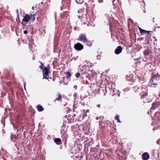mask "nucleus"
I'll list each match as a JSON object with an SVG mask.
<instances>
[{"label": "nucleus", "instance_id": "16", "mask_svg": "<svg viewBox=\"0 0 160 160\" xmlns=\"http://www.w3.org/2000/svg\"><path fill=\"white\" fill-rule=\"evenodd\" d=\"M68 135L64 133L62 135V140L64 142V143L65 144H66V142L67 141V139L68 138Z\"/></svg>", "mask_w": 160, "mask_h": 160}, {"label": "nucleus", "instance_id": "23", "mask_svg": "<svg viewBox=\"0 0 160 160\" xmlns=\"http://www.w3.org/2000/svg\"><path fill=\"white\" fill-rule=\"evenodd\" d=\"M119 118V116L118 115H117L116 116L115 119H116L118 121V122L121 123V122L120 121Z\"/></svg>", "mask_w": 160, "mask_h": 160}, {"label": "nucleus", "instance_id": "31", "mask_svg": "<svg viewBox=\"0 0 160 160\" xmlns=\"http://www.w3.org/2000/svg\"><path fill=\"white\" fill-rule=\"evenodd\" d=\"M23 33L24 34H26L28 32L26 30H25L24 31Z\"/></svg>", "mask_w": 160, "mask_h": 160}, {"label": "nucleus", "instance_id": "32", "mask_svg": "<svg viewBox=\"0 0 160 160\" xmlns=\"http://www.w3.org/2000/svg\"><path fill=\"white\" fill-rule=\"evenodd\" d=\"M89 79L90 81H92L93 79V77H92V78H89Z\"/></svg>", "mask_w": 160, "mask_h": 160}, {"label": "nucleus", "instance_id": "4", "mask_svg": "<svg viewBox=\"0 0 160 160\" xmlns=\"http://www.w3.org/2000/svg\"><path fill=\"white\" fill-rule=\"evenodd\" d=\"M89 70V67L88 66L84 65L81 66L80 68L79 71L81 74H84L88 73Z\"/></svg>", "mask_w": 160, "mask_h": 160}, {"label": "nucleus", "instance_id": "33", "mask_svg": "<svg viewBox=\"0 0 160 160\" xmlns=\"http://www.w3.org/2000/svg\"><path fill=\"white\" fill-rule=\"evenodd\" d=\"M101 105L100 104H98L97 105V107L98 108H100V107Z\"/></svg>", "mask_w": 160, "mask_h": 160}, {"label": "nucleus", "instance_id": "11", "mask_svg": "<svg viewBox=\"0 0 160 160\" xmlns=\"http://www.w3.org/2000/svg\"><path fill=\"white\" fill-rule=\"evenodd\" d=\"M30 15L28 14H26L24 16L23 18L22 19V21L25 22H28L30 20Z\"/></svg>", "mask_w": 160, "mask_h": 160}, {"label": "nucleus", "instance_id": "14", "mask_svg": "<svg viewBox=\"0 0 160 160\" xmlns=\"http://www.w3.org/2000/svg\"><path fill=\"white\" fill-rule=\"evenodd\" d=\"M159 103V102H157L153 103L152 104V107L151 108V109H155L158 107Z\"/></svg>", "mask_w": 160, "mask_h": 160}, {"label": "nucleus", "instance_id": "13", "mask_svg": "<svg viewBox=\"0 0 160 160\" xmlns=\"http://www.w3.org/2000/svg\"><path fill=\"white\" fill-rule=\"evenodd\" d=\"M138 28L140 32L142 34V35H145L146 34H148L149 32H151V31H146L140 27H138Z\"/></svg>", "mask_w": 160, "mask_h": 160}, {"label": "nucleus", "instance_id": "28", "mask_svg": "<svg viewBox=\"0 0 160 160\" xmlns=\"http://www.w3.org/2000/svg\"><path fill=\"white\" fill-rule=\"evenodd\" d=\"M83 130L84 131H87V128H86L85 126H83Z\"/></svg>", "mask_w": 160, "mask_h": 160}, {"label": "nucleus", "instance_id": "6", "mask_svg": "<svg viewBox=\"0 0 160 160\" xmlns=\"http://www.w3.org/2000/svg\"><path fill=\"white\" fill-rule=\"evenodd\" d=\"M74 48L76 50L79 51L83 49L84 48V47L81 43L78 42L74 45Z\"/></svg>", "mask_w": 160, "mask_h": 160}, {"label": "nucleus", "instance_id": "21", "mask_svg": "<svg viewBox=\"0 0 160 160\" xmlns=\"http://www.w3.org/2000/svg\"><path fill=\"white\" fill-rule=\"evenodd\" d=\"M71 76V73L69 72H67L66 73V77L68 78H69Z\"/></svg>", "mask_w": 160, "mask_h": 160}, {"label": "nucleus", "instance_id": "34", "mask_svg": "<svg viewBox=\"0 0 160 160\" xmlns=\"http://www.w3.org/2000/svg\"><path fill=\"white\" fill-rule=\"evenodd\" d=\"M89 110H88L86 111V113H89Z\"/></svg>", "mask_w": 160, "mask_h": 160}, {"label": "nucleus", "instance_id": "41", "mask_svg": "<svg viewBox=\"0 0 160 160\" xmlns=\"http://www.w3.org/2000/svg\"><path fill=\"white\" fill-rule=\"evenodd\" d=\"M21 24H22V22H21Z\"/></svg>", "mask_w": 160, "mask_h": 160}, {"label": "nucleus", "instance_id": "39", "mask_svg": "<svg viewBox=\"0 0 160 160\" xmlns=\"http://www.w3.org/2000/svg\"><path fill=\"white\" fill-rule=\"evenodd\" d=\"M42 12V11H40V13H41Z\"/></svg>", "mask_w": 160, "mask_h": 160}, {"label": "nucleus", "instance_id": "37", "mask_svg": "<svg viewBox=\"0 0 160 160\" xmlns=\"http://www.w3.org/2000/svg\"><path fill=\"white\" fill-rule=\"evenodd\" d=\"M111 26L110 25V30L111 31Z\"/></svg>", "mask_w": 160, "mask_h": 160}, {"label": "nucleus", "instance_id": "3", "mask_svg": "<svg viewBox=\"0 0 160 160\" xmlns=\"http://www.w3.org/2000/svg\"><path fill=\"white\" fill-rule=\"evenodd\" d=\"M160 79V75L157 74L155 75L152 76L149 83L151 85H158L160 83L159 82Z\"/></svg>", "mask_w": 160, "mask_h": 160}, {"label": "nucleus", "instance_id": "15", "mask_svg": "<svg viewBox=\"0 0 160 160\" xmlns=\"http://www.w3.org/2000/svg\"><path fill=\"white\" fill-rule=\"evenodd\" d=\"M54 142L58 145H60L62 144L61 139L59 138H56L54 139Z\"/></svg>", "mask_w": 160, "mask_h": 160}, {"label": "nucleus", "instance_id": "10", "mask_svg": "<svg viewBox=\"0 0 160 160\" xmlns=\"http://www.w3.org/2000/svg\"><path fill=\"white\" fill-rule=\"evenodd\" d=\"M149 157V155L147 152H144L142 155V159L143 160H148Z\"/></svg>", "mask_w": 160, "mask_h": 160}, {"label": "nucleus", "instance_id": "9", "mask_svg": "<svg viewBox=\"0 0 160 160\" xmlns=\"http://www.w3.org/2000/svg\"><path fill=\"white\" fill-rule=\"evenodd\" d=\"M122 48L121 46H118L115 49V53L118 55L120 54L122 52Z\"/></svg>", "mask_w": 160, "mask_h": 160}, {"label": "nucleus", "instance_id": "18", "mask_svg": "<svg viewBox=\"0 0 160 160\" xmlns=\"http://www.w3.org/2000/svg\"><path fill=\"white\" fill-rule=\"evenodd\" d=\"M152 52L151 51L150 49H147L143 51V54L144 55H147Z\"/></svg>", "mask_w": 160, "mask_h": 160}, {"label": "nucleus", "instance_id": "26", "mask_svg": "<svg viewBox=\"0 0 160 160\" xmlns=\"http://www.w3.org/2000/svg\"><path fill=\"white\" fill-rule=\"evenodd\" d=\"M95 87V86H94V84L93 86V87H92V90H93V91H96L98 89H97V88H94V87ZM99 88V87H98V88H97V89H98Z\"/></svg>", "mask_w": 160, "mask_h": 160}, {"label": "nucleus", "instance_id": "12", "mask_svg": "<svg viewBox=\"0 0 160 160\" xmlns=\"http://www.w3.org/2000/svg\"><path fill=\"white\" fill-rule=\"evenodd\" d=\"M57 97L54 100V102H55L56 101H58L60 102H61L62 101V97L61 94L59 92L57 94Z\"/></svg>", "mask_w": 160, "mask_h": 160}, {"label": "nucleus", "instance_id": "8", "mask_svg": "<svg viewBox=\"0 0 160 160\" xmlns=\"http://www.w3.org/2000/svg\"><path fill=\"white\" fill-rule=\"evenodd\" d=\"M49 70L48 68L47 67L44 68V70L43 69V78H45L48 79V77H47L48 74Z\"/></svg>", "mask_w": 160, "mask_h": 160}, {"label": "nucleus", "instance_id": "17", "mask_svg": "<svg viewBox=\"0 0 160 160\" xmlns=\"http://www.w3.org/2000/svg\"><path fill=\"white\" fill-rule=\"evenodd\" d=\"M36 14H30V20L32 22H34L35 19V16Z\"/></svg>", "mask_w": 160, "mask_h": 160}, {"label": "nucleus", "instance_id": "24", "mask_svg": "<svg viewBox=\"0 0 160 160\" xmlns=\"http://www.w3.org/2000/svg\"><path fill=\"white\" fill-rule=\"evenodd\" d=\"M85 42L86 43L87 45H88L89 46H92V43L91 42L88 40V39H87V42Z\"/></svg>", "mask_w": 160, "mask_h": 160}, {"label": "nucleus", "instance_id": "40", "mask_svg": "<svg viewBox=\"0 0 160 160\" xmlns=\"http://www.w3.org/2000/svg\"><path fill=\"white\" fill-rule=\"evenodd\" d=\"M153 87H154H154H156V86H153Z\"/></svg>", "mask_w": 160, "mask_h": 160}, {"label": "nucleus", "instance_id": "35", "mask_svg": "<svg viewBox=\"0 0 160 160\" xmlns=\"http://www.w3.org/2000/svg\"><path fill=\"white\" fill-rule=\"evenodd\" d=\"M82 11V9H80L79 10H78V12L79 13V12H81Z\"/></svg>", "mask_w": 160, "mask_h": 160}, {"label": "nucleus", "instance_id": "22", "mask_svg": "<svg viewBox=\"0 0 160 160\" xmlns=\"http://www.w3.org/2000/svg\"><path fill=\"white\" fill-rule=\"evenodd\" d=\"M75 1L77 3L81 4L84 2V0H75Z\"/></svg>", "mask_w": 160, "mask_h": 160}, {"label": "nucleus", "instance_id": "38", "mask_svg": "<svg viewBox=\"0 0 160 160\" xmlns=\"http://www.w3.org/2000/svg\"><path fill=\"white\" fill-rule=\"evenodd\" d=\"M89 129H90L89 128V127H88V130H89Z\"/></svg>", "mask_w": 160, "mask_h": 160}, {"label": "nucleus", "instance_id": "7", "mask_svg": "<svg viewBox=\"0 0 160 160\" xmlns=\"http://www.w3.org/2000/svg\"><path fill=\"white\" fill-rule=\"evenodd\" d=\"M107 92V90L106 87L103 88L101 87L99 88V92L101 95L104 96L106 95Z\"/></svg>", "mask_w": 160, "mask_h": 160}, {"label": "nucleus", "instance_id": "5", "mask_svg": "<svg viewBox=\"0 0 160 160\" xmlns=\"http://www.w3.org/2000/svg\"><path fill=\"white\" fill-rule=\"evenodd\" d=\"M77 39L79 41H81L84 43H85L87 41V39L86 35L83 33H82L79 35V36L78 37V38Z\"/></svg>", "mask_w": 160, "mask_h": 160}, {"label": "nucleus", "instance_id": "29", "mask_svg": "<svg viewBox=\"0 0 160 160\" xmlns=\"http://www.w3.org/2000/svg\"><path fill=\"white\" fill-rule=\"evenodd\" d=\"M87 113H86V112L84 114L83 116V119L85 117H87L88 116V115H87Z\"/></svg>", "mask_w": 160, "mask_h": 160}, {"label": "nucleus", "instance_id": "2", "mask_svg": "<svg viewBox=\"0 0 160 160\" xmlns=\"http://www.w3.org/2000/svg\"><path fill=\"white\" fill-rule=\"evenodd\" d=\"M75 114L71 113L63 116V119L66 123H71L74 122Z\"/></svg>", "mask_w": 160, "mask_h": 160}, {"label": "nucleus", "instance_id": "27", "mask_svg": "<svg viewBox=\"0 0 160 160\" xmlns=\"http://www.w3.org/2000/svg\"><path fill=\"white\" fill-rule=\"evenodd\" d=\"M80 74L78 72H77L75 74V76L77 78L79 77L80 76Z\"/></svg>", "mask_w": 160, "mask_h": 160}, {"label": "nucleus", "instance_id": "36", "mask_svg": "<svg viewBox=\"0 0 160 160\" xmlns=\"http://www.w3.org/2000/svg\"><path fill=\"white\" fill-rule=\"evenodd\" d=\"M86 7H88V4L87 3H86Z\"/></svg>", "mask_w": 160, "mask_h": 160}, {"label": "nucleus", "instance_id": "30", "mask_svg": "<svg viewBox=\"0 0 160 160\" xmlns=\"http://www.w3.org/2000/svg\"><path fill=\"white\" fill-rule=\"evenodd\" d=\"M107 124L109 125V126L110 127L111 125V123L109 121H108L106 122Z\"/></svg>", "mask_w": 160, "mask_h": 160}, {"label": "nucleus", "instance_id": "19", "mask_svg": "<svg viewBox=\"0 0 160 160\" xmlns=\"http://www.w3.org/2000/svg\"><path fill=\"white\" fill-rule=\"evenodd\" d=\"M37 109L38 111L41 112L44 110V108L41 105H38L37 107Z\"/></svg>", "mask_w": 160, "mask_h": 160}, {"label": "nucleus", "instance_id": "20", "mask_svg": "<svg viewBox=\"0 0 160 160\" xmlns=\"http://www.w3.org/2000/svg\"><path fill=\"white\" fill-rule=\"evenodd\" d=\"M151 65V63H148L145 65V66L146 68L148 69V70L151 71L152 70Z\"/></svg>", "mask_w": 160, "mask_h": 160}, {"label": "nucleus", "instance_id": "25", "mask_svg": "<svg viewBox=\"0 0 160 160\" xmlns=\"http://www.w3.org/2000/svg\"><path fill=\"white\" fill-rule=\"evenodd\" d=\"M41 65L39 66V68H40L41 70H42V72H43V65L42 63L41 62H40Z\"/></svg>", "mask_w": 160, "mask_h": 160}, {"label": "nucleus", "instance_id": "1", "mask_svg": "<svg viewBox=\"0 0 160 160\" xmlns=\"http://www.w3.org/2000/svg\"><path fill=\"white\" fill-rule=\"evenodd\" d=\"M135 89V92L136 93L141 90L142 92L139 93V95L141 96V99L142 100L143 102L145 103L151 101V99H149V96L148 95L147 90L146 88L141 86L138 88L136 87Z\"/></svg>", "mask_w": 160, "mask_h": 160}]
</instances>
